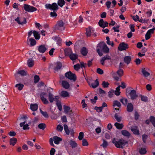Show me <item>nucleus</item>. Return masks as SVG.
Instances as JSON below:
<instances>
[{
	"label": "nucleus",
	"mask_w": 155,
	"mask_h": 155,
	"mask_svg": "<svg viewBox=\"0 0 155 155\" xmlns=\"http://www.w3.org/2000/svg\"><path fill=\"white\" fill-rule=\"evenodd\" d=\"M45 8L47 9H49L53 11V12H51L50 15L51 17L56 18L57 14L56 12L59 9V7L56 2H54L52 4H46L45 5Z\"/></svg>",
	"instance_id": "f257e3e1"
},
{
	"label": "nucleus",
	"mask_w": 155,
	"mask_h": 155,
	"mask_svg": "<svg viewBox=\"0 0 155 155\" xmlns=\"http://www.w3.org/2000/svg\"><path fill=\"white\" fill-rule=\"evenodd\" d=\"M109 48L105 43L101 42L98 44L97 51L100 56L103 55L102 52L107 53H109Z\"/></svg>",
	"instance_id": "f03ea898"
},
{
	"label": "nucleus",
	"mask_w": 155,
	"mask_h": 155,
	"mask_svg": "<svg viewBox=\"0 0 155 155\" xmlns=\"http://www.w3.org/2000/svg\"><path fill=\"white\" fill-rule=\"evenodd\" d=\"M112 143L114 144L115 146L117 148H123L126 144L128 142L123 139L118 140L115 138H114L112 140Z\"/></svg>",
	"instance_id": "7ed1b4c3"
},
{
	"label": "nucleus",
	"mask_w": 155,
	"mask_h": 155,
	"mask_svg": "<svg viewBox=\"0 0 155 155\" xmlns=\"http://www.w3.org/2000/svg\"><path fill=\"white\" fill-rule=\"evenodd\" d=\"M131 88H127L126 90L127 95H129L130 98L132 100H134L137 97L138 95L136 94V91L134 90H131Z\"/></svg>",
	"instance_id": "20e7f679"
},
{
	"label": "nucleus",
	"mask_w": 155,
	"mask_h": 155,
	"mask_svg": "<svg viewBox=\"0 0 155 155\" xmlns=\"http://www.w3.org/2000/svg\"><path fill=\"white\" fill-rule=\"evenodd\" d=\"M24 8L25 11L29 12H32L37 10L36 8L27 4H24Z\"/></svg>",
	"instance_id": "39448f33"
},
{
	"label": "nucleus",
	"mask_w": 155,
	"mask_h": 155,
	"mask_svg": "<svg viewBox=\"0 0 155 155\" xmlns=\"http://www.w3.org/2000/svg\"><path fill=\"white\" fill-rule=\"evenodd\" d=\"M64 24V23L62 20L58 21L54 26L55 29L61 31L64 30L65 29Z\"/></svg>",
	"instance_id": "423d86ee"
},
{
	"label": "nucleus",
	"mask_w": 155,
	"mask_h": 155,
	"mask_svg": "<svg viewBox=\"0 0 155 155\" xmlns=\"http://www.w3.org/2000/svg\"><path fill=\"white\" fill-rule=\"evenodd\" d=\"M87 81L90 87L93 88H96L99 85V82L97 79L94 81L92 79H89Z\"/></svg>",
	"instance_id": "0eeeda50"
},
{
	"label": "nucleus",
	"mask_w": 155,
	"mask_h": 155,
	"mask_svg": "<svg viewBox=\"0 0 155 155\" xmlns=\"http://www.w3.org/2000/svg\"><path fill=\"white\" fill-rule=\"evenodd\" d=\"M65 76L66 78L70 80H72L74 81H75L76 80V76L75 74L72 73L70 71L67 72L65 73Z\"/></svg>",
	"instance_id": "6e6552de"
},
{
	"label": "nucleus",
	"mask_w": 155,
	"mask_h": 155,
	"mask_svg": "<svg viewBox=\"0 0 155 155\" xmlns=\"http://www.w3.org/2000/svg\"><path fill=\"white\" fill-rule=\"evenodd\" d=\"M47 96V93L45 92L41 93L40 94L41 99L43 103L45 104H48L49 103L48 100L45 97V96Z\"/></svg>",
	"instance_id": "1a4fd4ad"
},
{
	"label": "nucleus",
	"mask_w": 155,
	"mask_h": 155,
	"mask_svg": "<svg viewBox=\"0 0 155 155\" xmlns=\"http://www.w3.org/2000/svg\"><path fill=\"white\" fill-rule=\"evenodd\" d=\"M15 20L19 25H23L27 23L26 19L24 18L17 17Z\"/></svg>",
	"instance_id": "9d476101"
},
{
	"label": "nucleus",
	"mask_w": 155,
	"mask_h": 155,
	"mask_svg": "<svg viewBox=\"0 0 155 155\" xmlns=\"http://www.w3.org/2000/svg\"><path fill=\"white\" fill-rule=\"evenodd\" d=\"M151 122L152 125L155 127V117L153 116H151L149 117V120L147 119L145 122L146 124H149Z\"/></svg>",
	"instance_id": "9b49d317"
},
{
	"label": "nucleus",
	"mask_w": 155,
	"mask_h": 155,
	"mask_svg": "<svg viewBox=\"0 0 155 155\" xmlns=\"http://www.w3.org/2000/svg\"><path fill=\"white\" fill-rule=\"evenodd\" d=\"M128 48V45L125 43L124 42H122L120 43L118 47V49L120 51L125 50Z\"/></svg>",
	"instance_id": "f8f14e48"
},
{
	"label": "nucleus",
	"mask_w": 155,
	"mask_h": 155,
	"mask_svg": "<svg viewBox=\"0 0 155 155\" xmlns=\"http://www.w3.org/2000/svg\"><path fill=\"white\" fill-rule=\"evenodd\" d=\"M109 24L106 21H104L102 19H101L98 22L99 26L103 28L108 26Z\"/></svg>",
	"instance_id": "ddd939ff"
},
{
	"label": "nucleus",
	"mask_w": 155,
	"mask_h": 155,
	"mask_svg": "<svg viewBox=\"0 0 155 155\" xmlns=\"http://www.w3.org/2000/svg\"><path fill=\"white\" fill-rule=\"evenodd\" d=\"M20 74L22 76H25L27 74L26 72L24 70H20L15 74V76L16 80L18 81V74Z\"/></svg>",
	"instance_id": "4468645a"
},
{
	"label": "nucleus",
	"mask_w": 155,
	"mask_h": 155,
	"mask_svg": "<svg viewBox=\"0 0 155 155\" xmlns=\"http://www.w3.org/2000/svg\"><path fill=\"white\" fill-rule=\"evenodd\" d=\"M59 96H56L55 97V101L56 102V104L58 110L61 111L62 110V106L61 102L59 101Z\"/></svg>",
	"instance_id": "2eb2a0df"
},
{
	"label": "nucleus",
	"mask_w": 155,
	"mask_h": 155,
	"mask_svg": "<svg viewBox=\"0 0 155 155\" xmlns=\"http://www.w3.org/2000/svg\"><path fill=\"white\" fill-rule=\"evenodd\" d=\"M130 130L134 134L137 135L140 134L139 130L137 126H135L131 127Z\"/></svg>",
	"instance_id": "dca6fc26"
},
{
	"label": "nucleus",
	"mask_w": 155,
	"mask_h": 155,
	"mask_svg": "<svg viewBox=\"0 0 155 155\" xmlns=\"http://www.w3.org/2000/svg\"><path fill=\"white\" fill-rule=\"evenodd\" d=\"M149 69L147 68H143L142 69L141 72L143 76L145 77H147L150 75V73L147 71Z\"/></svg>",
	"instance_id": "f3484780"
},
{
	"label": "nucleus",
	"mask_w": 155,
	"mask_h": 155,
	"mask_svg": "<svg viewBox=\"0 0 155 155\" xmlns=\"http://www.w3.org/2000/svg\"><path fill=\"white\" fill-rule=\"evenodd\" d=\"M47 48L45 45H41L38 47V50L40 53H45Z\"/></svg>",
	"instance_id": "a211bd4d"
},
{
	"label": "nucleus",
	"mask_w": 155,
	"mask_h": 155,
	"mask_svg": "<svg viewBox=\"0 0 155 155\" xmlns=\"http://www.w3.org/2000/svg\"><path fill=\"white\" fill-rule=\"evenodd\" d=\"M111 58L110 56L108 55H107L104 57H103L100 60L101 64L103 65L105 64L104 61L107 60H110Z\"/></svg>",
	"instance_id": "6ab92c4d"
},
{
	"label": "nucleus",
	"mask_w": 155,
	"mask_h": 155,
	"mask_svg": "<svg viewBox=\"0 0 155 155\" xmlns=\"http://www.w3.org/2000/svg\"><path fill=\"white\" fill-rule=\"evenodd\" d=\"M62 66V63L60 62H58L55 64L54 69L55 71H58L61 68Z\"/></svg>",
	"instance_id": "aec40b11"
},
{
	"label": "nucleus",
	"mask_w": 155,
	"mask_h": 155,
	"mask_svg": "<svg viewBox=\"0 0 155 155\" xmlns=\"http://www.w3.org/2000/svg\"><path fill=\"white\" fill-rule=\"evenodd\" d=\"M30 43V46H33L35 45L36 44V41L35 39L32 38H28L27 40V43L29 45V42Z\"/></svg>",
	"instance_id": "412c9836"
},
{
	"label": "nucleus",
	"mask_w": 155,
	"mask_h": 155,
	"mask_svg": "<svg viewBox=\"0 0 155 155\" xmlns=\"http://www.w3.org/2000/svg\"><path fill=\"white\" fill-rule=\"evenodd\" d=\"M26 122V120H25V121H24L23 122H22L20 124V126L21 127H23V129L24 130H28L29 129V127H28L29 125L28 124H26L24 125Z\"/></svg>",
	"instance_id": "4be33fe9"
},
{
	"label": "nucleus",
	"mask_w": 155,
	"mask_h": 155,
	"mask_svg": "<svg viewBox=\"0 0 155 155\" xmlns=\"http://www.w3.org/2000/svg\"><path fill=\"white\" fill-rule=\"evenodd\" d=\"M61 85L63 88L66 89H68L70 86L69 83L65 80H63L61 81Z\"/></svg>",
	"instance_id": "5701e85b"
},
{
	"label": "nucleus",
	"mask_w": 155,
	"mask_h": 155,
	"mask_svg": "<svg viewBox=\"0 0 155 155\" xmlns=\"http://www.w3.org/2000/svg\"><path fill=\"white\" fill-rule=\"evenodd\" d=\"M53 139L54 141V143L56 144H59L60 142L62 140L61 138L58 137L57 136H54L53 137Z\"/></svg>",
	"instance_id": "b1692460"
},
{
	"label": "nucleus",
	"mask_w": 155,
	"mask_h": 155,
	"mask_svg": "<svg viewBox=\"0 0 155 155\" xmlns=\"http://www.w3.org/2000/svg\"><path fill=\"white\" fill-rule=\"evenodd\" d=\"M54 97L53 95L50 92L48 93V99L50 103H52L54 101H55V97Z\"/></svg>",
	"instance_id": "393cba45"
},
{
	"label": "nucleus",
	"mask_w": 155,
	"mask_h": 155,
	"mask_svg": "<svg viewBox=\"0 0 155 155\" xmlns=\"http://www.w3.org/2000/svg\"><path fill=\"white\" fill-rule=\"evenodd\" d=\"M131 57L130 56H125L124 59V62L127 64H129L131 61Z\"/></svg>",
	"instance_id": "a878e982"
},
{
	"label": "nucleus",
	"mask_w": 155,
	"mask_h": 155,
	"mask_svg": "<svg viewBox=\"0 0 155 155\" xmlns=\"http://www.w3.org/2000/svg\"><path fill=\"white\" fill-rule=\"evenodd\" d=\"M133 109L134 107L132 104L131 103H128L127 108V111L129 112H131L133 110Z\"/></svg>",
	"instance_id": "bb28decb"
},
{
	"label": "nucleus",
	"mask_w": 155,
	"mask_h": 155,
	"mask_svg": "<svg viewBox=\"0 0 155 155\" xmlns=\"http://www.w3.org/2000/svg\"><path fill=\"white\" fill-rule=\"evenodd\" d=\"M88 50L85 47H83L81 50V52L82 55L84 56H86L88 53Z\"/></svg>",
	"instance_id": "cd10ccee"
},
{
	"label": "nucleus",
	"mask_w": 155,
	"mask_h": 155,
	"mask_svg": "<svg viewBox=\"0 0 155 155\" xmlns=\"http://www.w3.org/2000/svg\"><path fill=\"white\" fill-rule=\"evenodd\" d=\"M78 58V55L76 54L72 53L70 54L69 58L72 61L75 60Z\"/></svg>",
	"instance_id": "c85d7f7f"
},
{
	"label": "nucleus",
	"mask_w": 155,
	"mask_h": 155,
	"mask_svg": "<svg viewBox=\"0 0 155 155\" xmlns=\"http://www.w3.org/2000/svg\"><path fill=\"white\" fill-rule=\"evenodd\" d=\"M30 109L33 111H35L38 109V105L37 104H31L30 105Z\"/></svg>",
	"instance_id": "c756f323"
},
{
	"label": "nucleus",
	"mask_w": 155,
	"mask_h": 155,
	"mask_svg": "<svg viewBox=\"0 0 155 155\" xmlns=\"http://www.w3.org/2000/svg\"><path fill=\"white\" fill-rule=\"evenodd\" d=\"M69 143L72 148H75L77 146L78 144L76 142L72 140H71L69 142Z\"/></svg>",
	"instance_id": "7c9ffc66"
},
{
	"label": "nucleus",
	"mask_w": 155,
	"mask_h": 155,
	"mask_svg": "<svg viewBox=\"0 0 155 155\" xmlns=\"http://www.w3.org/2000/svg\"><path fill=\"white\" fill-rule=\"evenodd\" d=\"M92 31V28L91 27H89L86 29V34L87 37H90L91 35Z\"/></svg>",
	"instance_id": "2f4dec72"
},
{
	"label": "nucleus",
	"mask_w": 155,
	"mask_h": 155,
	"mask_svg": "<svg viewBox=\"0 0 155 155\" xmlns=\"http://www.w3.org/2000/svg\"><path fill=\"white\" fill-rule=\"evenodd\" d=\"M17 142V139L15 137H13L10 139L9 144L11 145L14 146L16 143Z\"/></svg>",
	"instance_id": "473e14b6"
},
{
	"label": "nucleus",
	"mask_w": 155,
	"mask_h": 155,
	"mask_svg": "<svg viewBox=\"0 0 155 155\" xmlns=\"http://www.w3.org/2000/svg\"><path fill=\"white\" fill-rule=\"evenodd\" d=\"M65 2L64 0H58L57 2V5L58 6L62 8L65 5Z\"/></svg>",
	"instance_id": "72a5a7b5"
},
{
	"label": "nucleus",
	"mask_w": 155,
	"mask_h": 155,
	"mask_svg": "<svg viewBox=\"0 0 155 155\" xmlns=\"http://www.w3.org/2000/svg\"><path fill=\"white\" fill-rule=\"evenodd\" d=\"M114 125L116 128L118 129L121 130L122 129L124 125L122 124H120L117 122H116L114 124Z\"/></svg>",
	"instance_id": "f704fd0d"
},
{
	"label": "nucleus",
	"mask_w": 155,
	"mask_h": 155,
	"mask_svg": "<svg viewBox=\"0 0 155 155\" xmlns=\"http://www.w3.org/2000/svg\"><path fill=\"white\" fill-rule=\"evenodd\" d=\"M34 36L36 39H39L40 38V35L39 33L35 30L33 31Z\"/></svg>",
	"instance_id": "c9c22d12"
},
{
	"label": "nucleus",
	"mask_w": 155,
	"mask_h": 155,
	"mask_svg": "<svg viewBox=\"0 0 155 155\" xmlns=\"http://www.w3.org/2000/svg\"><path fill=\"white\" fill-rule=\"evenodd\" d=\"M121 132L122 134L125 136L129 137L130 135V134L129 132L126 130H122Z\"/></svg>",
	"instance_id": "e433bc0d"
},
{
	"label": "nucleus",
	"mask_w": 155,
	"mask_h": 155,
	"mask_svg": "<svg viewBox=\"0 0 155 155\" xmlns=\"http://www.w3.org/2000/svg\"><path fill=\"white\" fill-rule=\"evenodd\" d=\"M61 96L63 97H65L69 96L68 93L66 91H63L61 92Z\"/></svg>",
	"instance_id": "4c0bfd02"
},
{
	"label": "nucleus",
	"mask_w": 155,
	"mask_h": 155,
	"mask_svg": "<svg viewBox=\"0 0 155 155\" xmlns=\"http://www.w3.org/2000/svg\"><path fill=\"white\" fill-rule=\"evenodd\" d=\"M121 105L120 103L118 101L116 100L113 101V106L114 107L117 106L120 107L121 106Z\"/></svg>",
	"instance_id": "58836bf2"
},
{
	"label": "nucleus",
	"mask_w": 155,
	"mask_h": 155,
	"mask_svg": "<svg viewBox=\"0 0 155 155\" xmlns=\"http://www.w3.org/2000/svg\"><path fill=\"white\" fill-rule=\"evenodd\" d=\"M140 97L141 98V100L142 101L146 102L148 101V98L147 97L141 94L140 95Z\"/></svg>",
	"instance_id": "ea45409f"
},
{
	"label": "nucleus",
	"mask_w": 155,
	"mask_h": 155,
	"mask_svg": "<svg viewBox=\"0 0 155 155\" xmlns=\"http://www.w3.org/2000/svg\"><path fill=\"white\" fill-rule=\"evenodd\" d=\"M120 101L125 106L127 105L128 102V100L127 98L122 97Z\"/></svg>",
	"instance_id": "a19ab883"
},
{
	"label": "nucleus",
	"mask_w": 155,
	"mask_h": 155,
	"mask_svg": "<svg viewBox=\"0 0 155 155\" xmlns=\"http://www.w3.org/2000/svg\"><path fill=\"white\" fill-rule=\"evenodd\" d=\"M15 87L17 88L18 90L21 91L23 89L24 87V85L22 84H16Z\"/></svg>",
	"instance_id": "79ce46f5"
},
{
	"label": "nucleus",
	"mask_w": 155,
	"mask_h": 155,
	"mask_svg": "<svg viewBox=\"0 0 155 155\" xmlns=\"http://www.w3.org/2000/svg\"><path fill=\"white\" fill-rule=\"evenodd\" d=\"M64 112L67 114H70L72 110H70V107L68 106H65L64 107Z\"/></svg>",
	"instance_id": "37998d69"
},
{
	"label": "nucleus",
	"mask_w": 155,
	"mask_h": 155,
	"mask_svg": "<svg viewBox=\"0 0 155 155\" xmlns=\"http://www.w3.org/2000/svg\"><path fill=\"white\" fill-rule=\"evenodd\" d=\"M27 64L29 67H31L34 65V61L32 59H29L28 61Z\"/></svg>",
	"instance_id": "c03bdc74"
},
{
	"label": "nucleus",
	"mask_w": 155,
	"mask_h": 155,
	"mask_svg": "<svg viewBox=\"0 0 155 155\" xmlns=\"http://www.w3.org/2000/svg\"><path fill=\"white\" fill-rule=\"evenodd\" d=\"M38 127L41 129L44 130L46 127V125L44 123H41L38 125Z\"/></svg>",
	"instance_id": "a18cd8bd"
},
{
	"label": "nucleus",
	"mask_w": 155,
	"mask_h": 155,
	"mask_svg": "<svg viewBox=\"0 0 155 155\" xmlns=\"http://www.w3.org/2000/svg\"><path fill=\"white\" fill-rule=\"evenodd\" d=\"M120 86L119 85L117 87L116 89V90L115 91V94L116 95L118 96L120 94Z\"/></svg>",
	"instance_id": "49530a36"
},
{
	"label": "nucleus",
	"mask_w": 155,
	"mask_h": 155,
	"mask_svg": "<svg viewBox=\"0 0 155 155\" xmlns=\"http://www.w3.org/2000/svg\"><path fill=\"white\" fill-rule=\"evenodd\" d=\"M64 130L65 131L66 134L67 135H69L70 134V131L69 130L68 126L66 124H64Z\"/></svg>",
	"instance_id": "de8ad7c7"
},
{
	"label": "nucleus",
	"mask_w": 155,
	"mask_h": 155,
	"mask_svg": "<svg viewBox=\"0 0 155 155\" xmlns=\"http://www.w3.org/2000/svg\"><path fill=\"white\" fill-rule=\"evenodd\" d=\"M116 73L120 77H121L123 75L124 71L123 69L120 68L117 71Z\"/></svg>",
	"instance_id": "09e8293b"
},
{
	"label": "nucleus",
	"mask_w": 155,
	"mask_h": 155,
	"mask_svg": "<svg viewBox=\"0 0 155 155\" xmlns=\"http://www.w3.org/2000/svg\"><path fill=\"white\" fill-rule=\"evenodd\" d=\"M109 83L107 82H106L105 81H104L102 82V85L104 88H107L109 87Z\"/></svg>",
	"instance_id": "8fccbe9b"
},
{
	"label": "nucleus",
	"mask_w": 155,
	"mask_h": 155,
	"mask_svg": "<svg viewBox=\"0 0 155 155\" xmlns=\"http://www.w3.org/2000/svg\"><path fill=\"white\" fill-rule=\"evenodd\" d=\"M114 117L117 122H120L121 121V117H119L117 113H116L115 114Z\"/></svg>",
	"instance_id": "3c124183"
},
{
	"label": "nucleus",
	"mask_w": 155,
	"mask_h": 155,
	"mask_svg": "<svg viewBox=\"0 0 155 155\" xmlns=\"http://www.w3.org/2000/svg\"><path fill=\"white\" fill-rule=\"evenodd\" d=\"M147 152V151L145 148H141L140 149L139 153L141 154H145Z\"/></svg>",
	"instance_id": "603ef678"
},
{
	"label": "nucleus",
	"mask_w": 155,
	"mask_h": 155,
	"mask_svg": "<svg viewBox=\"0 0 155 155\" xmlns=\"http://www.w3.org/2000/svg\"><path fill=\"white\" fill-rule=\"evenodd\" d=\"M40 112L42 114L43 116H44L45 118H48V115L46 111H43L41 109Z\"/></svg>",
	"instance_id": "864d4df0"
},
{
	"label": "nucleus",
	"mask_w": 155,
	"mask_h": 155,
	"mask_svg": "<svg viewBox=\"0 0 155 155\" xmlns=\"http://www.w3.org/2000/svg\"><path fill=\"white\" fill-rule=\"evenodd\" d=\"M40 80L39 76L37 75H35L34 77V80L35 83H37Z\"/></svg>",
	"instance_id": "5fc2aeb1"
},
{
	"label": "nucleus",
	"mask_w": 155,
	"mask_h": 155,
	"mask_svg": "<svg viewBox=\"0 0 155 155\" xmlns=\"http://www.w3.org/2000/svg\"><path fill=\"white\" fill-rule=\"evenodd\" d=\"M71 52V51L70 49H67L64 51L65 54L66 56H70V54H72Z\"/></svg>",
	"instance_id": "6e6d98bb"
},
{
	"label": "nucleus",
	"mask_w": 155,
	"mask_h": 155,
	"mask_svg": "<svg viewBox=\"0 0 155 155\" xmlns=\"http://www.w3.org/2000/svg\"><path fill=\"white\" fill-rule=\"evenodd\" d=\"M82 144L83 146H87L88 145V143L86 140L83 139L82 141Z\"/></svg>",
	"instance_id": "4d7b16f0"
},
{
	"label": "nucleus",
	"mask_w": 155,
	"mask_h": 155,
	"mask_svg": "<svg viewBox=\"0 0 155 155\" xmlns=\"http://www.w3.org/2000/svg\"><path fill=\"white\" fill-rule=\"evenodd\" d=\"M74 69L76 71H78L80 68V64H77L74 66Z\"/></svg>",
	"instance_id": "13d9d810"
},
{
	"label": "nucleus",
	"mask_w": 155,
	"mask_h": 155,
	"mask_svg": "<svg viewBox=\"0 0 155 155\" xmlns=\"http://www.w3.org/2000/svg\"><path fill=\"white\" fill-rule=\"evenodd\" d=\"M103 108L101 107H94V109L97 112H101L102 111Z\"/></svg>",
	"instance_id": "bf43d9fd"
},
{
	"label": "nucleus",
	"mask_w": 155,
	"mask_h": 155,
	"mask_svg": "<svg viewBox=\"0 0 155 155\" xmlns=\"http://www.w3.org/2000/svg\"><path fill=\"white\" fill-rule=\"evenodd\" d=\"M103 143H102V145H101V146H102L103 147L105 148L107 147L108 145V143L105 140H103Z\"/></svg>",
	"instance_id": "052dcab7"
},
{
	"label": "nucleus",
	"mask_w": 155,
	"mask_h": 155,
	"mask_svg": "<svg viewBox=\"0 0 155 155\" xmlns=\"http://www.w3.org/2000/svg\"><path fill=\"white\" fill-rule=\"evenodd\" d=\"M84 136V133L83 132H80L78 136V139L80 140H82Z\"/></svg>",
	"instance_id": "680f3d73"
},
{
	"label": "nucleus",
	"mask_w": 155,
	"mask_h": 155,
	"mask_svg": "<svg viewBox=\"0 0 155 155\" xmlns=\"http://www.w3.org/2000/svg\"><path fill=\"white\" fill-rule=\"evenodd\" d=\"M98 98L97 96H95L94 97V99H91V101L93 104H94L96 102V101Z\"/></svg>",
	"instance_id": "e2e57ef3"
},
{
	"label": "nucleus",
	"mask_w": 155,
	"mask_h": 155,
	"mask_svg": "<svg viewBox=\"0 0 155 155\" xmlns=\"http://www.w3.org/2000/svg\"><path fill=\"white\" fill-rule=\"evenodd\" d=\"M57 129L59 131L61 132L63 130V127L61 125L58 124L57 127Z\"/></svg>",
	"instance_id": "0e129e2a"
},
{
	"label": "nucleus",
	"mask_w": 155,
	"mask_h": 155,
	"mask_svg": "<svg viewBox=\"0 0 155 155\" xmlns=\"http://www.w3.org/2000/svg\"><path fill=\"white\" fill-rule=\"evenodd\" d=\"M147 135L145 134H144L142 135V140L143 142L145 143H146L147 139Z\"/></svg>",
	"instance_id": "69168bd1"
},
{
	"label": "nucleus",
	"mask_w": 155,
	"mask_h": 155,
	"mask_svg": "<svg viewBox=\"0 0 155 155\" xmlns=\"http://www.w3.org/2000/svg\"><path fill=\"white\" fill-rule=\"evenodd\" d=\"M114 11V10L110 9L109 10L108 12V13L109 15L110 16H112L113 15Z\"/></svg>",
	"instance_id": "338daca9"
},
{
	"label": "nucleus",
	"mask_w": 155,
	"mask_h": 155,
	"mask_svg": "<svg viewBox=\"0 0 155 155\" xmlns=\"http://www.w3.org/2000/svg\"><path fill=\"white\" fill-rule=\"evenodd\" d=\"M140 115L138 113L137 111H135L134 114V118L136 120H137L138 119Z\"/></svg>",
	"instance_id": "774afa93"
}]
</instances>
